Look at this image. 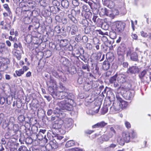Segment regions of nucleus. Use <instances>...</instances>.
Returning <instances> with one entry per match:
<instances>
[{
  "mask_svg": "<svg viewBox=\"0 0 151 151\" xmlns=\"http://www.w3.org/2000/svg\"><path fill=\"white\" fill-rule=\"evenodd\" d=\"M68 95V93L66 91H60L56 92L55 98L59 99H65L64 100L58 102L57 104L63 110L71 111L73 109L72 104L74 101L73 99L69 98Z\"/></svg>",
  "mask_w": 151,
  "mask_h": 151,
  "instance_id": "obj_1",
  "label": "nucleus"
},
{
  "mask_svg": "<svg viewBox=\"0 0 151 151\" xmlns=\"http://www.w3.org/2000/svg\"><path fill=\"white\" fill-rule=\"evenodd\" d=\"M122 136L124 141L127 143L129 142L131 139H133L137 137L136 133L133 131L130 132L126 131L123 132Z\"/></svg>",
  "mask_w": 151,
  "mask_h": 151,
  "instance_id": "obj_2",
  "label": "nucleus"
},
{
  "mask_svg": "<svg viewBox=\"0 0 151 151\" xmlns=\"http://www.w3.org/2000/svg\"><path fill=\"white\" fill-rule=\"evenodd\" d=\"M125 25L126 24L124 22L117 21L114 22L113 28L114 29L116 32H122L124 31Z\"/></svg>",
  "mask_w": 151,
  "mask_h": 151,
  "instance_id": "obj_3",
  "label": "nucleus"
},
{
  "mask_svg": "<svg viewBox=\"0 0 151 151\" xmlns=\"http://www.w3.org/2000/svg\"><path fill=\"white\" fill-rule=\"evenodd\" d=\"M15 120L14 117L10 118L9 122L7 120V124H6V127L10 130H13L14 132L17 131L19 129V127L17 124H14Z\"/></svg>",
  "mask_w": 151,
  "mask_h": 151,
  "instance_id": "obj_4",
  "label": "nucleus"
},
{
  "mask_svg": "<svg viewBox=\"0 0 151 151\" xmlns=\"http://www.w3.org/2000/svg\"><path fill=\"white\" fill-rule=\"evenodd\" d=\"M63 126L66 130H70L73 126V120L70 118H65L63 120Z\"/></svg>",
  "mask_w": 151,
  "mask_h": 151,
  "instance_id": "obj_5",
  "label": "nucleus"
},
{
  "mask_svg": "<svg viewBox=\"0 0 151 151\" xmlns=\"http://www.w3.org/2000/svg\"><path fill=\"white\" fill-rule=\"evenodd\" d=\"M66 13L68 14V17L69 18L74 24L77 22V19L74 16L76 13L75 10L74 9H69L66 11Z\"/></svg>",
  "mask_w": 151,
  "mask_h": 151,
  "instance_id": "obj_6",
  "label": "nucleus"
},
{
  "mask_svg": "<svg viewBox=\"0 0 151 151\" xmlns=\"http://www.w3.org/2000/svg\"><path fill=\"white\" fill-rule=\"evenodd\" d=\"M46 132L45 129H40L38 133L36 135L37 139L40 140H43L45 143H47L48 139L47 138L45 133Z\"/></svg>",
  "mask_w": 151,
  "mask_h": 151,
  "instance_id": "obj_7",
  "label": "nucleus"
},
{
  "mask_svg": "<svg viewBox=\"0 0 151 151\" xmlns=\"http://www.w3.org/2000/svg\"><path fill=\"white\" fill-rule=\"evenodd\" d=\"M99 14L101 16L106 15L113 18L114 17V15L111 13V12L108 10L106 8H102L100 9L99 12Z\"/></svg>",
  "mask_w": 151,
  "mask_h": 151,
  "instance_id": "obj_8",
  "label": "nucleus"
},
{
  "mask_svg": "<svg viewBox=\"0 0 151 151\" xmlns=\"http://www.w3.org/2000/svg\"><path fill=\"white\" fill-rule=\"evenodd\" d=\"M117 101H116L113 104V108L116 111L119 110L121 108L120 104V101L121 100V98L118 96H116Z\"/></svg>",
  "mask_w": 151,
  "mask_h": 151,
  "instance_id": "obj_9",
  "label": "nucleus"
},
{
  "mask_svg": "<svg viewBox=\"0 0 151 151\" xmlns=\"http://www.w3.org/2000/svg\"><path fill=\"white\" fill-rule=\"evenodd\" d=\"M117 80L119 83H123L126 82L127 77L123 74L117 75Z\"/></svg>",
  "mask_w": 151,
  "mask_h": 151,
  "instance_id": "obj_10",
  "label": "nucleus"
},
{
  "mask_svg": "<svg viewBox=\"0 0 151 151\" xmlns=\"http://www.w3.org/2000/svg\"><path fill=\"white\" fill-rule=\"evenodd\" d=\"M139 69L138 67L136 66H132L130 67L127 70L128 73L135 74L139 72Z\"/></svg>",
  "mask_w": 151,
  "mask_h": 151,
  "instance_id": "obj_11",
  "label": "nucleus"
},
{
  "mask_svg": "<svg viewBox=\"0 0 151 151\" xmlns=\"http://www.w3.org/2000/svg\"><path fill=\"white\" fill-rule=\"evenodd\" d=\"M71 29V27L69 26H67L66 28L63 27L61 33L63 36L65 37L67 36Z\"/></svg>",
  "mask_w": 151,
  "mask_h": 151,
  "instance_id": "obj_12",
  "label": "nucleus"
},
{
  "mask_svg": "<svg viewBox=\"0 0 151 151\" xmlns=\"http://www.w3.org/2000/svg\"><path fill=\"white\" fill-rule=\"evenodd\" d=\"M104 4L110 9L114 8L115 6L114 3L111 0H106L105 1H104Z\"/></svg>",
  "mask_w": 151,
  "mask_h": 151,
  "instance_id": "obj_13",
  "label": "nucleus"
},
{
  "mask_svg": "<svg viewBox=\"0 0 151 151\" xmlns=\"http://www.w3.org/2000/svg\"><path fill=\"white\" fill-rule=\"evenodd\" d=\"M46 83L48 86H52L56 88V81L53 79L50 78L46 81Z\"/></svg>",
  "mask_w": 151,
  "mask_h": 151,
  "instance_id": "obj_14",
  "label": "nucleus"
},
{
  "mask_svg": "<svg viewBox=\"0 0 151 151\" xmlns=\"http://www.w3.org/2000/svg\"><path fill=\"white\" fill-rule=\"evenodd\" d=\"M106 61H108L110 63L112 62L114 59V57L112 53H109L107 54L106 55Z\"/></svg>",
  "mask_w": 151,
  "mask_h": 151,
  "instance_id": "obj_15",
  "label": "nucleus"
},
{
  "mask_svg": "<svg viewBox=\"0 0 151 151\" xmlns=\"http://www.w3.org/2000/svg\"><path fill=\"white\" fill-rule=\"evenodd\" d=\"M124 96L127 100H130L133 97V95L130 91H128L124 93Z\"/></svg>",
  "mask_w": 151,
  "mask_h": 151,
  "instance_id": "obj_16",
  "label": "nucleus"
},
{
  "mask_svg": "<svg viewBox=\"0 0 151 151\" xmlns=\"http://www.w3.org/2000/svg\"><path fill=\"white\" fill-rule=\"evenodd\" d=\"M107 124V123H105L104 121L98 123L95 125H93L92 127L93 128H102L104 127Z\"/></svg>",
  "mask_w": 151,
  "mask_h": 151,
  "instance_id": "obj_17",
  "label": "nucleus"
},
{
  "mask_svg": "<svg viewBox=\"0 0 151 151\" xmlns=\"http://www.w3.org/2000/svg\"><path fill=\"white\" fill-rule=\"evenodd\" d=\"M111 66V63L108 62V61L105 60L103 62V68L104 70H107L109 69Z\"/></svg>",
  "mask_w": 151,
  "mask_h": 151,
  "instance_id": "obj_18",
  "label": "nucleus"
},
{
  "mask_svg": "<svg viewBox=\"0 0 151 151\" xmlns=\"http://www.w3.org/2000/svg\"><path fill=\"white\" fill-rule=\"evenodd\" d=\"M117 142L121 145H123L125 143V141L123 139H122L121 137L117 135L116 137Z\"/></svg>",
  "mask_w": 151,
  "mask_h": 151,
  "instance_id": "obj_19",
  "label": "nucleus"
},
{
  "mask_svg": "<svg viewBox=\"0 0 151 151\" xmlns=\"http://www.w3.org/2000/svg\"><path fill=\"white\" fill-rule=\"evenodd\" d=\"M48 91L50 93L52 96L54 97H55V94L56 93V90L55 89L53 88H54L52 86H48Z\"/></svg>",
  "mask_w": 151,
  "mask_h": 151,
  "instance_id": "obj_20",
  "label": "nucleus"
},
{
  "mask_svg": "<svg viewBox=\"0 0 151 151\" xmlns=\"http://www.w3.org/2000/svg\"><path fill=\"white\" fill-rule=\"evenodd\" d=\"M62 6L65 9H68L69 6V3L67 0H62L61 2Z\"/></svg>",
  "mask_w": 151,
  "mask_h": 151,
  "instance_id": "obj_21",
  "label": "nucleus"
},
{
  "mask_svg": "<svg viewBox=\"0 0 151 151\" xmlns=\"http://www.w3.org/2000/svg\"><path fill=\"white\" fill-rule=\"evenodd\" d=\"M70 31L71 35L76 34L78 32L77 27L75 25H73Z\"/></svg>",
  "mask_w": 151,
  "mask_h": 151,
  "instance_id": "obj_22",
  "label": "nucleus"
},
{
  "mask_svg": "<svg viewBox=\"0 0 151 151\" xmlns=\"http://www.w3.org/2000/svg\"><path fill=\"white\" fill-rule=\"evenodd\" d=\"M126 50L125 48L122 46H119L117 50V54H123L124 55V53Z\"/></svg>",
  "mask_w": 151,
  "mask_h": 151,
  "instance_id": "obj_23",
  "label": "nucleus"
},
{
  "mask_svg": "<svg viewBox=\"0 0 151 151\" xmlns=\"http://www.w3.org/2000/svg\"><path fill=\"white\" fill-rule=\"evenodd\" d=\"M130 59L133 61H137L138 59L137 53L133 52L130 55Z\"/></svg>",
  "mask_w": 151,
  "mask_h": 151,
  "instance_id": "obj_24",
  "label": "nucleus"
},
{
  "mask_svg": "<svg viewBox=\"0 0 151 151\" xmlns=\"http://www.w3.org/2000/svg\"><path fill=\"white\" fill-rule=\"evenodd\" d=\"M118 63L120 65H122L124 60V55H118Z\"/></svg>",
  "mask_w": 151,
  "mask_h": 151,
  "instance_id": "obj_25",
  "label": "nucleus"
},
{
  "mask_svg": "<svg viewBox=\"0 0 151 151\" xmlns=\"http://www.w3.org/2000/svg\"><path fill=\"white\" fill-rule=\"evenodd\" d=\"M68 43V41L67 40H61L60 41V46L62 47L67 46Z\"/></svg>",
  "mask_w": 151,
  "mask_h": 151,
  "instance_id": "obj_26",
  "label": "nucleus"
},
{
  "mask_svg": "<svg viewBox=\"0 0 151 151\" xmlns=\"http://www.w3.org/2000/svg\"><path fill=\"white\" fill-rule=\"evenodd\" d=\"M84 16L86 19H88L91 22V19L93 17V15L91 12H88L85 13Z\"/></svg>",
  "mask_w": 151,
  "mask_h": 151,
  "instance_id": "obj_27",
  "label": "nucleus"
},
{
  "mask_svg": "<svg viewBox=\"0 0 151 151\" xmlns=\"http://www.w3.org/2000/svg\"><path fill=\"white\" fill-rule=\"evenodd\" d=\"M75 143V142L73 140H70L66 142L65 146L66 147H69L74 145Z\"/></svg>",
  "mask_w": 151,
  "mask_h": 151,
  "instance_id": "obj_28",
  "label": "nucleus"
},
{
  "mask_svg": "<svg viewBox=\"0 0 151 151\" xmlns=\"http://www.w3.org/2000/svg\"><path fill=\"white\" fill-rule=\"evenodd\" d=\"M120 104L121 105V109H124L126 108L128 106V103L127 102L123 101L121 99V100L120 101Z\"/></svg>",
  "mask_w": 151,
  "mask_h": 151,
  "instance_id": "obj_29",
  "label": "nucleus"
},
{
  "mask_svg": "<svg viewBox=\"0 0 151 151\" xmlns=\"http://www.w3.org/2000/svg\"><path fill=\"white\" fill-rule=\"evenodd\" d=\"M62 28L63 27L62 26L57 25L55 27L54 30L57 33L59 34L61 33Z\"/></svg>",
  "mask_w": 151,
  "mask_h": 151,
  "instance_id": "obj_30",
  "label": "nucleus"
},
{
  "mask_svg": "<svg viewBox=\"0 0 151 151\" xmlns=\"http://www.w3.org/2000/svg\"><path fill=\"white\" fill-rule=\"evenodd\" d=\"M52 133V136L53 137L55 138L54 139L55 140L58 139L60 140L63 138L62 136H59L55 133L54 134L53 132Z\"/></svg>",
  "mask_w": 151,
  "mask_h": 151,
  "instance_id": "obj_31",
  "label": "nucleus"
},
{
  "mask_svg": "<svg viewBox=\"0 0 151 151\" xmlns=\"http://www.w3.org/2000/svg\"><path fill=\"white\" fill-rule=\"evenodd\" d=\"M117 74H116L114 76L111 77L109 80V82L111 83H113L116 82Z\"/></svg>",
  "mask_w": 151,
  "mask_h": 151,
  "instance_id": "obj_32",
  "label": "nucleus"
},
{
  "mask_svg": "<svg viewBox=\"0 0 151 151\" xmlns=\"http://www.w3.org/2000/svg\"><path fill=\"white\" fill-rule=\"evenodd\" d=\"M60 62L64 65H67L68 63V60L65 57L62 58Z\"/></svg>",
  "mask_w": 151,
  "mask_h": 151,
  "instance_id": "obj_33",
  "label": "nucleus"
},
{
  "mask_svg": "<svg viewBox=\"0 0 151 151\" xmlns=\"http://www.w3.org/2000/svg\"><path fill=\"white\" fill-rule=\"evenodd\" d=\"M59 119H63L65 116V114L64 112H60L57 114Z\"/></svg>",
  "mask_w": 151,
  "mask_h": 151,
  "instance_id": "obj_34",
  "label": "nucleus"
},
{
  "mask_svg": "<svg viewBox=\"0 0 151 151\" xmlns=\"http://www.w3.org/2000/svg\"><path fill=\"white\" fill-rule=\"evenodd\" d=\"M61 127L60 124L57 123H54L52 125V127L53 128L55 129H58Z\"/></svg>",
  "mask_w": 151,
  "mask_h": 151,
  "instance_id": "obj_35",
  "label": "nucleus"
},
{
  "mask_svg": "<svg viewBox=\"0 0 151 151\" xmlns=\"http://www.w3.org/2000/svg\"><path fill=\"white\" fill-rule=\"evenodd\" d=\"M52 73L53 75L55 77L59 78L60 77V76L58 73L54 69H52Z\"/></svg>",
  "mask_w": 151,
  "mask_h": 151,
  "instance_id": "obj_36",
  "label": "nucleus"
},
{
  "mask_svg": "<svg viewBox=\"0 0 151 151\" xmlns=\"http://www.w3.org/2000/svg\"><path fill=\"white\" fill-rule=\"evenodd\" d=\"M90 88V85L89 83H86L83 86V89L86 91H88Z\"/></svg>",
  "mask_w": 151,
  "mask_h": 151,
  "instance_id": "obj_37",
  "label": "nucleus"
},
{
  "mask_svg": "<svg viewBox=\"0 0 151 151\" xmlns=\"http://www.w3.org/2000/svg\"><path fill=\"white\" fill-rule=\"evenodd\" d=\"M146 73L147 71L146 70H143L139 75L140 78L142 79Z\"/></svg>",
  "mask_w": 151,
  "mask_h": 151,
  "instance_id": "obj_38",
  "label": "nucleus"
},
{
  "mask_svg": "<svg viewBox=\"0 0 151 151\" xmlns=\"http://www.w3.org/2000/svg\"><path fill=\"white\" fill-rule=\"evenodd\" d=\"M16 73L18 76H20L22 74H24V72L22 69H21L19 70H16L15 72Z\"/></svg>",
  "mask_w": 151,
  "mask_h": 151,
  "instance_id": "obj_39",
  "label": "nucleus"
},
{
  "mask_svg": "<svg viewBox=\"0 0 151 151\" xmlns=\"http://www.w3.org/2000/svg\"><path fill=\"white\" fill-rule=\"evenodd\" d=\"M4 8L8 12V13L10 14L11 13V11L10 8L9 7L8 5L7 4H5L3 5Z\"/></svg>",
  "mask_w": 151,
  "mask_h": 151,
  "instance_id": "obj_40",
  "label": "nucleus"
},
{
  "mask_svg": "<svg viewBox=\"0 0 151 151\" xmlns=\"http://www.w3.org/2000/svg\"><path fill=\"white\" fill-rule=\"evenodd\" d=\"M82 68L83 70H86L88 72L90 71V69L88 68V64L83 63L82 66Z\"/></svg>",
  "mask_w": 151,
  "mask_h": 151,
  "instance_id": "obj_41",
  "label": "nucleus"
},
{
  "mask_svg": "<svg viewBox=\"0 0 151 151\" xmlns=\"http://www.w3.org/2000/svg\"><path fill=\"white\" fill-rule=\"evenodd\" d=\"M108 109L106 106H104L101 109V113L102 114H104L108 111Z\"/></svg>",
  "mask_w": 151,
  "mask_h": 151,
  "instance_id": "obj_42",
  "label": "nucleus"
},
{
  "mask_svg": "<svg viewBox=\"0 0 151 151\" xmlns=\"http://www.w3.org/2000/svg\"><path fill=\"white\" fill-rule=\"evenodd\" d=\"M59 119V118L58 116V115L57 114L56 115L54 116L52 115L51 117V121H54L58 120Z\"/></svg>",
  "mask_w": 151,
  "mask_h": 151,
  "instance_id": "obj_43",
  "label": "nucleus"
},
{
  "mask_svg": "<svg viewBox=\"0 0 151 151\" xmlns=\"http://www.w3.org/2000/svg\"><path fill=\"white\" fill-rule=\"evenodd\" d=\"M91 19H92L93 21L95 23H97L96 19H99V18H98V16L95 14H93V17Z\"/></svg>",
  "mask_w": 151,
  "mask_h": 151,
  "instance_id": "obj_44",
  "label": "nucleus"
},
{
  "mask_svg": "<svg viewBox=\"0 0 151 151\" xmlns=\"http://www.w3.org/2000/svg\"><path fill=\"white\" fill-rule=\"evenodd\" d=\"M79 57L85 62L86 63L87 61V59L85 57L84 55H82L81 53H80Z\"/></svg>",
  "mask_w": 151,
  "mask_h": 151,
  "instance_id": "obj_45",
  "label": "nucleus"
},
{
  "mask_svg": "<svg viewBox=\"0 0 151 151\" xmlns=\"http://www.w3.org/2000/svg\"><path fill=\"white\" fill-rule=\"evenodd\" d=\"M110 138L107 134H105L103 136L102 139L104 141H108Z\"/></svg>",
  "mask_w": 151,
  "mask_h": 151,
  "instance_id": "obj_46",
  "label": "nucleus"
},
{
  "mask_svg": "<svg viewBox=\"0 0 151 151\" xmlns=\"http://www.w3.org/2000/svg\"><path fill=\"white\" fill-rule=\"evenodd\" d=\"M59 78H60V81L63 82L66 81V78L64 75L60 76Z\"/></svg>",
  "mask_w": 151,
  "mask_h": 151,
  "instance_id": "obj_47",
  "label": "nucleus"
},
{
  "mask_svg": "<svg viewBox=\"0 0 151 151\" xmlns=\"http://www.w3.org/2000/svg\"><path fill=\"white\" fill-rule=\"evenodd\" d=\"M81 40V36L80 34H78V35H76L75 38V40L77 42H80Z\"/></svg>",
  "mask_w": 151,
  "mask_h": 151,
  "instance_id": "obj_48",
  "label": "nucleus"
},
{
  "mask_svg": "<svg viewBox=\"0 0 151 151\" xmlns=\"http://www.w3.org/2000/svg\"><path fill=\"white\" fill-rule=\"evenodd\" d=\"M72 4L74 6H78L79 4L78 1L77 0H73Z\"/></svg>",
  "mask_w": 151,
  "mask_h": 151,
  "instance_id": "obj_49",
  "label": "nucleus"
},
{
  "mask_svg": "<svg viewBox=\"0 0 151 151\" xmlns=\"http://www.w3.org/2000/svg\"><path fill=\"white\" fill-rule=\"evenodd\" d=\"M82 40L83 42L86 43L88 41V37L86 36H84L82 37Z\"/></svg>",
  "mask_w": 151,
  "mask_h": 151,
  "instance_id": "obj_50",
  "label": "nucleus"
},
{
  "mask_svg": "<svg viewBox=\"0 0 151 151\" xmlns=\"http://www.w3.org/2000/svg\"><path fill=\"white\" fill-rule=\"evenodd\" d=\"M18 119L20 122H22L25 119L24 116L23 115H20L18 117Z\"/></svg>",
  "mask_w": 151,
  "mask_h": 151,
  "instance_id": "obj_51",
  "label": "nucleus"
},
{
  "mask_svg": "<svg viewBox=\"0 0 151 151\" xmlns=\"http://www.w3.org/2000/svg\"><path fill=\"white\" fill-rule=\"evenodd\" d=\"M3 48L8 49L7 47H5V44L4 43H0V50Z\"/></svg>",
  "mask_w": 151,
  "mask_h": 151,
  "instance_id": "obj_52",
  "label": "nucleus"
},
{
  "mask_svg": "<svg viewBox=\"0 0 151 151\" xmlns=\"http://www.w3.org/2000/svg\"><path fill=\"white\" fill-rule=\"evenodd\" d=\"M59 85V88L62 91H64L65 90V87L61 83H60Z\"/></svg>",
  "mask_w": 151,
  "mask_h": 151,
  "instance_id": "obj_53",
  "label": "nucleus"
},
{
  "mask_svg": "<svg viewBox=\"0 0 151 151\" xmlns=\"http://www.w3.org/2000/svg\"><path fill=\"white\" fill-rule=\"evenodd\" d=\"M141 35L144 37H146L148 36V34L146 32H145L143 31L140 32Z\"/></svg>",
  "mask_w": 151,
  "mask_h": 151,
  "instance_id": "obj_54",
  "label": "nucleus"
},
{
  "mask_svg": "<svg viewBox=\"0 0 151 151\" xmlns=\"http://www.w3.org/2000/svg\"><path fill=\"white\" fill-rule=\"evenodd\" d=\"M93 42L94 45L99 44V40L96 38H95L93 39Z\"/></svg>",
  "mask_w": 151,
  "mask_h": 151,
  "instance_id": "obj_55",
  "label": "nucleus"
},
{
  "mask_svg": "<svg viewBox=\"0 0 151 151\" xmlns=\"http://www.w3.org/2000/svg\"><path fill=\"white\" fill-rule=\"evenodd\" d=\"M61 22L63 24L65 25L68 23L67 19L65 18H63L61 20Z\"/></svg>",
  "mask_w": 151,
  "mask_h": 151,
  "instance_id": "obj_56",
  "label": "nucleus"
},
{
  "mask_svg": "<svg viewBox=\"0 0 151 151\" xmlns=\"http://www.w3.org/2000/svg\"><path fill=\"white\" fill-rule=\"evenodd\" d=\"M125 124L126 126V127L128 129L130 128L131 127V124L130 123L127 122L125 121Z\"/></svg>",
  "mask_w": 151,
  "mask_h": 151,
  "instance_id": "obj_57",
  "label": "nucleus"
},
{
  "mask_svg": "<svg viewBox=\"0 0 151 151\" xmlns=\"http://www.w3.org/2000/svg\"><path fill=\"white\" fill-rule=\"evenodd\" d=\"M109 132H111L112 133H113L114 134L116 133V132L114 130V128L112 127H109Z\"/></svg>",
  "mask_w": 151,
  "mask_h": 151,
  "instance_id": "obj_58",
  "label": "nucleus"
},
{
  "mask_svg": "<svg viewBox=\"0 0 151 151\" xmlns=\"http://www.w3.org/2000/svg\"><path fill=\"white\" fill-rule=\"evenodd\" d=\"M5 101V99L4 97H1L0 98V103L1 104H3Z\"/></svg>",
  "mask_w": 151,
  "mask_h": 151,
  "instance_id": "obj_59",
  "label": "nucleus"
},
{
  "mask_svg": "<svg viewBox=\"0 0 151 151\" xmlns=\"http://www.w3.org/2000/svg\"><path fill=\"white\" fill-rule=\"evenodd\" d=\"M52 4L55 6H58L59 5V2L57 0H54L52 2Z\"/></svg>",
  "mask_w": 151,
  "mask_h": 151,
  "instance_id": "obj_60",
  "label": "nucleus"
},
{
  "mask_svg": "<svg viewBox=\"0 0 151 151\" xmlns=\"http://www.w3.org/2000/svg\"><path fill=\"white\" fill-rule=\"evenodd\" d=\"M86 47L89 49H91L92 48V45L90 43H88L86 45Z\"/></svg>",
  "mask_w": 151,
  "mask_h": 151,
  "instance_id": "obj_61",
  "label": "nucleus"
},
{
  "mask_svg": "<svg viewBox=\"0 0 151 151\" xmlns=\"http://www.w3.org/2000/svg\"><path fill=\"white\" fill-rule=\"evenodd\" d=\"M132 38L134 40H137L138 38L137 35L135 34H132Z\"/></svg>",
  "mask_w": 151,
  "mask_h": 151,
  "instance_id": "obj_62",
  "label": "nucleus"
},
{
  "mask_svg": "<svg viewBox=\"0 0 151 151\" xmlns=\"http://www.w3.org/2000/svg\"><path fill=\"white\" fill-rule=\"evenodd\" d=\"M123 66L125 68H127L128 65V63L127 62H123L122 63Z\"/></svg>",
  "mask_w": 151,
  "mask_h": 151,
  "instance_id": "obj_63",
  "label": "nucleus"
},
{
  "mask_svg": "<svg viewBox=\"0 0 151 151\" xmlns=\"http://www.w3.org/2000/svg\"><path fill=\"white\" fill-rule=\"evenodd\" d=\"M52 113V110L51 109H49L48 110L47 114L48 116L51 115Z\"/></svg>",
  "mask_w": 151,
  "mask_h": 151,
  "instance_id": "obj_64",
  "label": "nucleus"
}]
</instances>
